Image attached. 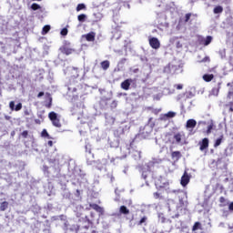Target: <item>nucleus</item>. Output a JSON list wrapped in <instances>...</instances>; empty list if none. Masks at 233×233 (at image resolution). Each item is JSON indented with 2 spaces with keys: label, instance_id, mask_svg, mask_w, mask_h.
Instances as JSON below:
<instances>
[{
  "label": "nucleus",
  "instance_id": "1",
  "mask_svg": "<svg viewBox=\"0 0 233 233\" xmlns=\"http://www.w3.org/2000/svg\"><path fill=\"white\" fill-rule=\"evenodd\" d=\"M48 118L52 122L53 127H56V128H61V119L59 116H57V113L52 111L48 114Z\"/></svg>",
  "mask_w": 233,
  "mask_h": 233
},
{
  "label": "nucleus",
  "instance_id": "2",
  "mask_svg": "<svg viewBox=\"0 0 233 233\" xmlns=\"http://www.w3.org/2000/svg\"><path fill=\"white\" fill-rule=\"evenodd\" d=\"M137 79H132V78H127L126 80H124L121 84L120 86L122 88V90H130V85H132L133 86H137Z\"/></svg>",
  "mask_w": 233,
  "mask_h": 233
},
{
  "label": "nucleus",
  "instance_id": "3",
  "mask_svg": "<svg viewBox=\"0 0 233 233\" xmlns=\"http://www.w3.org/2000/svg\"><path fill=\"white\" fill-rule=\"evenodd\" d=\"M80 223L82 224L81 228H84L85 230H88V228L94 227V222H92L88 217L80 219Z\"/></svg>",
  "mask_w": 233,
  "mask_h": 233
},
{
  "label": "nucleus",
  "instance_id": "4",
  "mask_svg": "<svg viewBox=\"0 0 233 233\" xmlns=\"http://www.w3.org/2000/svg\"><path fill=\"white\" fill-rule=\"evenodd\" d=\"M149 46L153 48L154 50H157L161 48V43L159 42V39L156 37L149 38Z\"/></svg>",
  "mask_w": 233,
  "mask_h": 233
},
{
  "label": "nucleus",
  "instance_id": "5",
  "mask_svg": "<svg viewBox=\"0 0 233 233\" xmlns=\"http://www.w3.org/2000/svg\"><path fill=\"white\" fill-rule=\"evenodd\" d=\"M210 141L208 138H203L201 141L198 142L199 146V151L200 152H205V150H208V145Z\"/></svg>",
  "mask_w": 233,
  "mask_h": 233
},
{
  "label": "nucleus",
  "instance_id": "6",
  "mask_svg": "<svg viewBox=\"0 0 233 233\" xmlns=\"http://www.w3.org/2000/svg\"><path fill=\"white\" fill-rule=\"evenodd\" d=\"M188 183H190V176H188V173L185 171L181 177L180 185H182V187H187Z\"/></svg>",
  "mask_w": 233,
  "mask_h": 233
},
{
  "label": "nucleus",
  "instance_id": "7",
  "mask_svg": "<svg viewBox=\"0 0 233 233\" xmlns=\"http://www.w3.org/2000/svg\"><path fill=\"white\" fill-rule=\"evenodd\" d=\"M9 108L10 110H12L14 112V110L15 112H19V110H21L23 108V104L22 103H18L16 106H15V101H11L9 103Z\"/></svg>",
  "mask_w": 233,
  "mask_h": 233
},
{
  "label": "nucleus",
  "instance_id": "8",
  "mask_svg": "<svg viewBox=\"0 0 233 233\" xmlns=\"http://www.w3.org/2000/svg\"><path fill=\"white\" fill-rule=\"evenodd\" d=\"M173 138L175 139V143L179 144L185 139V134L183 132L175 133Z\"/></svg>",
  "mask_w": 233,
  "mask_h": 233
},
{
  "label": "nucleus",
  "instance_id": "9",
  "mask_svg": "<svg viewBox=\"0 0 233 233\" xmlns=\"http://www.w3.org/2000/svg\"><path fill=\"white\" fill-rule=\"evenodd\" d=\"M89 207L90 208H93V210H96V212H98L99 216H103V214H105V209L97 204H89Z\"/></svg>",
  "mask_w": 233,
  "mask_h": 233
},
{
  "label": "nucleus",
  "instance_id": "10",
  "mask_svg": "<svg viewBox=\"0 0 233 233\" xmlns=\"http://www.w3.org/2000/svg\"><path fill=\"white\" fill-rule=\"evenodd\" d=\"M198 122L194 119H188L186 123V128H196Z\"/></svg>",
  "mask_w": 233,
  "mask_h": 233
},
{
  "label": "nucleus",
  "instance_id": "11",
  "mask_svg": "<svg viewBox=\"0 0 233 233\" xmlns=\"http://www.w3.org/2000/svg\"><path fill=\"white\" fill-rule=\"evenodd\" d=\"M85 38L88 42H94V41H96V34L94 32H90V33L85 35Z\"/></svg>",
  "mask_w": 233,
  "mask_h": 233
},
{
  "label": "nucleus",
  "instance_id": "12",
  "mask_svg": "<svg viewBox=\"0 0 233 233\" xmlns=\"http://www.w3.org/2000/svg\"><path fill=\"white\" fill-rule=\"evenodd\" d=\"M219 90H221V82L218 83V86L212 88L211 95L212 96H218L219 95Z\"/></svg>",
  "mask_w": 233,
  "mask_h": 233
},
{
  "label": "nucleus",
  "instance_id": "13",
  "mask_svg": "<svg viewBox=\"0 0 233 233\" xmlns=\"http://www.w3.org/2000/svg\"><path fill=\"white\" fill-rule=\"evenodd\" d=\"M203 81L206 83H210L214 79V74H205L202 76Z\"/></svg>",
  "mask_w": 233,
  "mask_h": 233
},
{
  "label": "nucleus",
  "instance_id": "14",
  "mask_svg": "<svg viewBox=\"0 0 233 233\" xmlns=\"http://www.w3.org/2000/svg\"><path fill=\"white\" fill-rule=\"evenodd\" d=\"M119 213L124 216H128V214H130V209L127 208V206H121L119 208Z\"/></svg>",
  "mask_w": 233,
  "mask_h": 233
},
{
  "label": "nucleus",
  "instance_id": "15",
  "mask_svg": "<svg viewBox=\"0 0 233 233\" xmlns=\"http://www.w3.org/2000/svg\"><path fill=\"white\" fill-rule=\"evenodd\" d=\"M172 159H176L177 161H179L181 159V152L180 151H173L171 153Z\"/></svg>",
  "mask_w": 233,
  "mask_h": 233
},
{
  "label": "nucleus",
  "instance_id": "16",
  "mask_svg": "<svg viewBox=\"0 0 233 233\" xmlns=\"http://www.w3.org/2000/svg\"><path fill=\"white\" fill-rule=\"evenodd\" d=\"M71 74H72V77H74L75 79H77V77H79V68L72 67Z\"/></svg>",
  "mask_w": 233,
  "mask_h": 233
},
{
  "label": "nucleus",
  "instance_id": "17",
  "mask_svg": "<svg viewBox=\"0 0 233 233\" xmlns=\"http://www.w3.org/2000/svg\"><path fill=\"white\" fill-rule=\"evenodd\" d=\"M101 67L103 70H108L110 68V61L105 60L100 63Z\"/></svg>",
  "mask_w": 233,
  "mask_h": 233
},
{
  "label": "nucleus",
  "instance_id": "18",
  "mask_svg": "<svg viewBox=\"0 0 233 233\" xmlns=\"http://www.w3.org/2000/svg\"><path fill=\"white\" fill-rule=\"evenodd\" d=\"M60 51L62 52V54H66V56H70V54H72V48H68L66 46L61 47Z\"/></svg>",
  "mask_w": 233,
  "mask_h": 233
},
{
  "label": "nucleus",
  "instance_id": "19",
  "mask_svg": "<svg viewBox=\"0 0 233 233\" xmlns=\"http://www.w3.org/2000/svg\"><path fill=\"white\" fill-rule=\"evenodd\" d=\"M211 43H212V36L210 35H208L206 39L202 41V45H204V46H208V45H210Z\"/></svg>",
  "mask_w": 233,
  "mask_h": 233
},
{
  "label": "nucleus",
  "instance_id": "20",
  "mask_svg": "<svg viewBox=\"0 0 233 233\" xmlns=\"http://www.w3.org/2000/svg\"><path fill=\"white\" fill-rule=\"evenodd\" d=\"M81 228V226L77 224H74L71 226L70 230L75 233H79V229Z\"/></svg>",
  "mask_w": 233,
  "mask_h": 233
},
{
  "label": "nucleus",
  "instance_id": "21",
  "mask_svg": "<svg viewBox=\"0 0 233 233\" xmlns=\"http://www.w3.org/2000/svg\"><path fill=\"white\" fill-rule=\"evenodd\" d=\"M221 143H223V135H221L214 143V147L218 148V147H219V145H221Z\"/></svg>",
  "mask_w": 233,
  "mask_h": 233
},
{
  "label": "nucleus",
  "instance_id": "22",
  "mask_svg": "<svg viewBox=\"0 0 233 233\" xmlns=\"http://www.w3.org/2000/svg\"><path fill=\"white\" fill-rule=\"evenodd\" d=\"M213 13L214 14H223V6L217 5L216 7H214Z\"/></svg>",
  "mask_w": 233,
  "mask_h": 233
},
{
  "label": "nucleus",
  "instance_id": "23",
  "mask_svg": "<svg viewBox=\"0 0 233 233\" xmlns=\"http://www.w3.org/2000/svg\"><path fill=\"white\" fill-rule=\"evenodd\" d=\"M6 208H8V202L7 201H4L0 204V210L2 212H5V210H6Z\"/></svg>",
  "mask_w": 233,
  "mask_h": 233
},
{
  "label": "nucleus",
  "instance_id": "24",
  "mask_svg": "<svg viewBox=\"0 0 233 233\" xmlns=\"http://www.w3.org/2000/svg\"><path fill=\"white\" fill-rule=\"evenodd\" d=\"M79 23H85L86 21V15L81 14L77 16Z\"/></svg>",
  "mask_w": 233,
  "mask_h": 233
},
{
  "label": "nucleus",
  "instance_id": "25",
  "mask_svg": "<svg viewBox=\"0 0 233 233\" xmlns=\"http://www.w3.org/2000/svg\"><path fill=\"white\" fill-rule=\"evenodd\" d=\"M41 137H46L47 139H51L52 137L48 134V131L46 129H43L41 132Z\"/></svg>",
  "mask_w": 233,
  "mask_h": 233
},
{
  "label": "nucleus",
  "instance_id": "26",
  "mask_svg": "<svg viewBox=\"0 0 233 233\" xmlns=\"http://www.w3.org/2000/svg\"><path fill=\"white\" fill-rule=\"evenodd\" d=\"M201 228V223L200 222H195L192 228V231L196 232V230H199Z\"/></svg>",
  "mask_w": 233,
  "mask_h": 233
},
{
  "label": "nucleus",
  "instance_id": "27",
  "mask_svg": "<svg viewBox=\"0 0 233 233\" xmlns=\"http://www.w3.org/2000/svg\"><path fill=\"white\" fill-rule=\"evenodd\" d=\"M81 10H86V5L85 4H78L76 6V12H81Z\"/></svg>",
  "mask_w": 233,
  "mask_h": 233
},
{
  "label": "nucleus",
  "instance_id": "28",
  "mask_svg": "<svg viewBox=\"0 0 233 233\" xmlns=\"http://www.w3.org/2000/svg\"><path fill=\"white\" fill-rule=\"evenodd\" d=\"M157 217L161 223H166L167 218H165V215L163 213H158Z\"/></svg>",
  "mask_w": 233,
  "mask_h": 233
},
{
  "label": "nucleus",
  "instance_id": "29",
  "mask_svg": "<svg viewBox=\"0 0 233 233\" xmlns=\"http://www.w3.org/2000/svg\"><path fill=\"white\" fill-rule=\"evenodd\" d=\"M50 32V25H45L42 29V35H46V34H48Z\"/></svg>",
  "mask_w": 233,
  "mask_h": 233
},
{
  "label": "nucleus",
  "instance_id": "30",
  "mask_svg": "<svg viewBox=\"0 0 233 233\" xmlns=\"http://www.w3.org/2000/svg\"><path fill=\"white\" fill-rule=\"evenodd\" d=\"M31 10H34V11L41 10V5H39V4L34 3L31 5Z\"/></svg>",
  "mask_w": 233,
  "mask_h": 233
},
{
  "label": "nucleus",
  "instance_id": "31",
  "mask_svg": "<svg viewBox=\"0 0 233 233\" xmlns=\"http://www.w3.org/2000/svg\"><path fill=\"white\" fill-rule=\"evenodd\" d=\"M190 17H192V14L191 13L186 14L185 19H184V23H188L190 21Z\"/></svg>",
  "mask_w": 233,
  "mask_h": 233
},
{
  "label": "nucleus",
  "instance_id": "32",
  "mask_svg": "<svg viewBox=\"0 0 233 233\" xmlns=\"http://www.w3.org/2000/svg\"><path fill=\"white\" fill-rule=\"evenodd\" d=\"M225 107L226 108L229 107L228 112H233V102H229L228 104H226Z\"/></svg>",
  "mask_w": 233,
  "mask_h": 233
},
{
  "label": "nucleus",
  "instance_id": "33",
  "mask_svg": "<svg viewBox=\"0 0 233 233\" xmlns=\"http://www.w3.org/2000/svg\"><path fill=\"white\" fill-rule=\"evenodd\" d=\"M148 125H150L151 128H154V127H156V123L154 122V118L150 117L148 119Z\"/></svg>",
  "mask_w": 233,
  "mask_h": 233
},
{
  "label": "nucleus",
  "instance_id": "34",
  "mask_svg": "<svg viewBox=\"0 0 233 233\" xmlns=\"http://www.w3.org/2000/svg\"><path fill=\"white\" fill-rule=\"evenodd\" d=\"M61 35H68V29L67 28H63L60 32Z\"/></svg>",
  "mask_w": 233,
  "mask_h": 233
},
{
  "label": "nucleus",
  "instance_id": "35",
  "mask_svg": "<svg viewBox=\"0 0 233 233\" xmlns=\"http://www.w3.org/2000/svg\"><path fill=\"white\" fill-rule=\"evenodd\" d=\"M201 63H210V56H205L202 60Z\"/></svg>",
  "mask_w": 233,
  "mask_h": 233
},
{
  "label": "nucleus",
  "instance_id": "36",
  "mask_svg": "<svg viewBox=\"0 0 233 233\" xmlns=\"http://www.w3.org/2000/svg\"><path fill=\"white\" fill-rule=\"evenodd\" d=\"M22 137H24V139H26V137H28V131L25 130L21 133Z\"/></svg>",
  "mask_w": 233,
  "mask_h": 233
},
{
  "label": "nucleus",
  "instance_id": "37",
  "mask_svg": "<svg viewBox=\"0 0 233 233\" xmlns=\"http://www.w3.org/2000/svg\"><path fill=\"white\" fill-rule=\"evenodd\" d=\"M147 219H148L147 217H143L139 222L138 225H143V223H147Z\"/></svg>",
  "mask_w": 233,
  "mask_h": 233
},
{
  "label": "nucleus",
  "instance_id": "38",
  "mask_svg": "<svg viewBox=\"0 0 233 233\" xmlns=\"http://www.w3.org/2000/svg\"><path fill=\"white\" fill-rule=\"evenodd\" d=\"M227 97L228 99H233V89L228 91Z\"/></svg>",
  "mask_w": 233,
  "mask_h": 233
},
{
  "label": "nucleus",
  "instance_id": "39",
  "mask_svg": "<svg viewBox=\"0 0 233 233\" xmlns=\"http://www.w3.org/2000/svg\"><path fill=\"white\" fill-rule=\"evenodd\" d=\"M167 117H176V113L172 112V111H169L167 114Z\"/></svg>",
  "mask_w": 233,
  "mask_h": 233
},
{
  "label": "nucleus",
  "instance_id": "40",
  "mask_svg": "<svg viewBox=\"0 0 233 233\" xmlns=\"http://www.w3.org/2000/svg\"><path fill=\"white\" fill-rule=\"evenodd\" d=\"M153 196H154L155 199H159L161 198V194L158 192L153 193Z\"/></svg>",
  "mask_w": 233,
  "mask_h": 233
},
{
  "label": "nucleus",
  "instance_id": "41",
  "mask_svg": "<svg viewBox=\"0 0 233 233\" xmlns=\"http://www.w3.org/2000/svg\"><path fill=\"white\" fill-rule=\"evenodd\" d=\"M46 108H52V96L49 97V103L46 105Z\"/></svg>",
  "mask_w": 233,
  "mask_h": 233
},
{
  "label": "nucleus",
  "instance_id": "42",
  "mask_svg": "<svg viewBox=\"0 0 233 233\" xmlns=\"http://www.w3.org/2000/svg\"><path fill=\"white\" fill-rule=\"evenodd\" d=\"M213 126L209 125L207 129V134H210L212 132Z\"/></svg>",
  "mask_w": 233,
  "mask_h": 233
},
{
  "label": "nucleus",
  "instance_id": "43",
  "mask_svg": "<svg viewBox=\"0 0 233 233\" xmlns=\"http://www.w3.org/2000/svg\"><path fill=\"white\" fill-rule=\"evenodd\" d=\"M219 203H222V204L227 203V199L225 198V197L219 198Z\"/></svg>",
  "mask_w": 233,
  "mask_h": 233
},
{
  "label": "nucleus",
  "instance_id": "44",
  "mask_svg": "<svg viewBox=\"0 0 233 233\" xmlns=\"http://www.w3.org/2000/svg\"><path fill=\"white\" fill-rule=\"evenodd\" d=\"M176 46H177V48H182L183 47V44H181V42L177 41L176 43Z\"/></svg>",
  "mask_w": 233,
  "mask_h": 233
},
{
  "label": "nucleus",
  "instance_id": "45",
  "mask_svg": "<svg viewBox=\"0 0 233 233\" xmlns=\"http://www.w3.org/2000/svg\"><path fill=\"white\" fill-rule=\"evenodd\" d=\"M175 86H176L177 90H182L183 89V85H181V84L176 85Z\"/></svg>",
  "mask_w": 233,
  "mask_h": 233
},
{
  "label": "nucleus",
  "instance_id": "46",
  "mask_svg": "<svg viewBox=\"0 0 233 233\" xmlns=\"http://www.w3.org/2000/svg\"><path fill=\"white\" fill-rule=\"evenodd\" d=\"M48 147H54V142L52 140H49L47 142Z\"/></svg>",
  "mask_w": 233,
  "mask_h": 233
},
{
  "label": "nucleus",
  "instance_id": "47",
  "mask_svg": "<svg viewBox=\"0 0 233 233\" xmlns=\"http://www.w3.org/2000/svg\"><path fill=\"white\" fill-rule=\"evenodd\" d=\"M45 96V92H39L37 97H43Z\"/></svg>",
  "mask_w": 233,
  "mask_h": 233
},
{
  "label": "nucleus",
  "instance_id": "48",
  "mask_svg": "<svg viewBox=\"0 0 233 233\" xmlns=\"http://www.w3.org/2000/svg\"><path fill=\"white\" fill-rule=\"evenodd\" d=\"M228 209L233 212V202H231L228 206Z\"/></svg>",
  "mask_w": 233,
  "mask_h": 233
},
{
  "label": "nucleus",
  "instance_id": "49",
  "mask_svg": "<svg viewBox=\"0 0 233 233\" xmlns=\"http://www.w3.org/2000/svg\"><path fill=\"white\" fill-rule=\"evenodd\" d=\"M227 86H229L231 88V90H233V88H232L233 87V82L232 83H230V82L228 83Z\"/></svg>",
  "mask_w": 233,
  "mask_h": 233
},
{
  "label": "nucleus",
  "instance_id": "50",
  "mask_svg": "<svg viewBox=\"0 0 233 233\" xmlns=\"http://www.w3.org/2000/svg\"><path fill=\"white\" fill-rule=\"evenodd\" d=\"M158 112H159V111H157V110H154V111H153V114L157 115V114H158Z\"/></svg>",
  "mask_w": 233,
  "mask_h": 233
},
{
  "label": "nucleus",
  "instance_id": "51",
  "mask_svg": "<svg viewBox=\"0 0 233 233\" xmlns=\"http://www.w3.org/2000/svg\"><path fill=\"white\" fill-rule=\"evenodd\" d=\"M11 136H15V131H13V132L11 133Z\"/></svg>",
  "mask_w": 233,
  "mask_h": 233
},
{
  "label": "nucleus",
  "instance_id": "52",
  "mask_svg": "<svg viewBox=\"0 0 233 233\" xmlns=\"http://www.w3.org/2000/svg\"><path fill=\"white\" fill-rule=\"evenodd\" d=\"M164 187H168V182L164 183Z\"/></svg>",
  "mask_w": 233,
  "mask_h": 233
},
{
  "label": "nucleus",
  "instance_id": "53",
  "mask_svg": "<svg viewBox=\"0 0 233 233\" xmlns=\"http://www.w3.org/2000/svg\"><path fill=\"white\" fill-rule=\"evenodd\" d=\"M160 119L163 121L165 119V116H162Z\"/></svg>",
  "mask_w": 233,
  "mask_h": 233
},
{
  "label": "nucleus",
  "instance_id": "54",
  "mask_svg": "<svg viewBox=\"0 0 233 233\" xmlns=\"http://www.w3.org/2000/svg\"><path fill=\"white\" fill-rule=\"evenodd\" d=\"M91 233H97V231H96V230H92V232Z\"/></svg>",
  "mask_w": 233,
  "mask_h": 233
},
{
  "label": "nucleus",
  "instance_id": "55",
  "mask_svg": "<svg viewBox=\"0 0 233 233\" xmlns=\"http://www.w3.org/2000/svg\"><path fill=\"white\" fill-rule=\"evenodd\" d=\"M91 218H94V213L91 212Z\"/></svg>",
  "mask_w": 233,
  "mask_h": 233
},
{
  "label": "nucleus",
  "instance_id": "56",
  "mask_svg": "<svg viewBox=\"0 0 233 233\" xmlns=\"http://www.w3.org/2000/svg\"><path fill=\"white\" fill-rule=\"evenodd\" d=\"M227 3H230V0H226Z\"/></svg>",
  "mask_w": 233,
  "mask_h": 233
},
{
  "label": "nucleus",
  "instance_id": "57",
  "mask_svg": "<svg viewBox=\"0 0 233 233\" xmlns=\"http://www.w3.org/2000/svg\"><path fill=\"white\" fill-rule=\"evenodd\" d=\"M32 1H43V0H32Z\"/></svg>",
  "mask_w": 233,
  "mask_h": 233
},
{
  "label": "nucleus",
  "instance_id": "58",
  "mask_svg": "<svg viewBox=\"0 0 233 233\" xmlns=\"http://www.w3.org/2000/svg\"><path fill=\"white\" fill-rule=\"evenodd\" d=\"M144 179H147V176L144 177Z\"/></svg>",
  "mask_w": 233,
  "mask_h": 233
}]
</instances>
